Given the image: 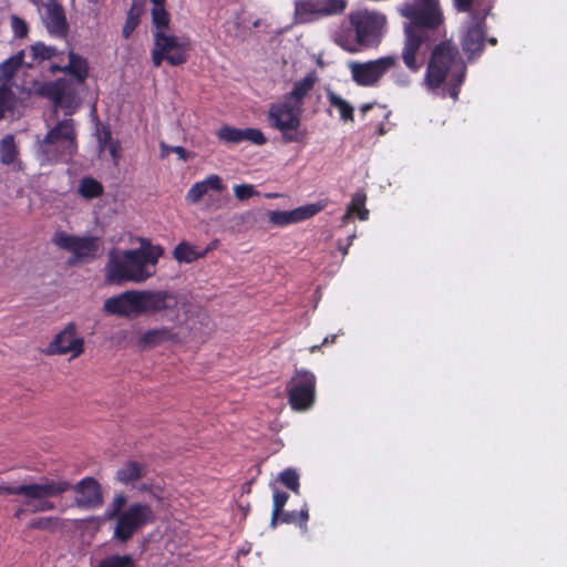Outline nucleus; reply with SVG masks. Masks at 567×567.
Masks as SVG:
<instances>
[{
  "instance_id": "obj_23",
  "label": "nucleus",
  "mask_w": 567,
  "mask_h": 567,
  "mask_svg": "<svg viewBox=\"0 0 567 567\" xmlns=\"http://www.w3.org/2000/svg\"><path fill=\"white\" fill-rule=\"evenodd\" d=\"M100 250L99 239L96 237H79L72 256L68 259L69 266H75L80 262H90L97 258Z\"/></svg>"
},
{
  "instance_id": "obj_24",
  "label": "nucleus",
  "mask_w": 567,
  "mask_h": 567,
  "mask_svg": "<svg viewBox=\"0 0 567 567\" xmlns=\"http://www.w3.org/2000/svg\"><path fill=\"white\" fill-rule=\"evenodd\" d=\"M225 186L218 175H210L203 182L195 183L186 194V200L197 204L208 190L221 192Z\"/></svg>"
},
{
  "instance_id": "obj_16",
  "label": "nucleus",
  "mask_w": 567,
  "mask_h": 567,
  "mask_svg": "<svg viewBox=\"0 0 567 567\" xmlns=\"http://www.w3.org/2000/svg\"><path fill=\"white\" fill-rule=\"evenodd\" d=\"M349 19L354 27L357 42L362 47H370L377 42L385 22L384 16L368 10L352 12Z\"/></svg>"
},
{
  "instance_id": "obj_1",
  "label": "nucleus",
  "mask_w": 567,
  "mask_h": 567,
  "mask_svg": "<svg viewBox=\"0 0 567 567\" xmlns=\"http://www.w3.org/2000/svg\"><path fill=\"white\" fill-rule=\"evenodd\" d=\"M317 81L316 72H309L303 79L293 83L292 90L286 93L281 101L269 106L268 122L272 128L280 132L282 143L307 144L309 131L301 123L303 101L313 90Z\"/></svg>"
},
{
  "instance_id": "obj_53",
  "label": "nucleus",
  "mask_w": 567,
  "mask_h": 567,
  "mask_svg": "<svg viewBox=\"0 0 567 567\" xmlns=\"http://www.w3.org/2000/svg\"><path fill=\"white\" fill-rule=\"evenodd\" d=\"M337 334H331L329 337H326L322 341L321 346H326L328 343H333L336 341Z\"/></svg>"
},
{
  "instance_id": "obj_51",
  "label": "nucleus",
  "mask_w": 567,
  "mask_h": 567,
  "mask_svg": "<svg viewBox=\"0 0 567 567\" xmlns=\"http://www.w3.org/2000/svg\"><path fill=\"white\" fill-rule=\"evenodd\" d=\"M354 238V234L348 237L349 243L347 245H342L340 241L338 243V249L342 252L343 256L348 254V248L351 245V240Z\"/></svg>"
},
{
  "instance_id": "obj_28",
  "label": "nucleus",
  "mask_w": 567,
  "mask_h": 567,
  "mask_svg": "<svg viewBox=\"0 0 567 567\" xmlns=\"http://www.w3.org/2000/svg\"><path fill=\"white\" fill-rule=\"evenodd\" d=\"M327 99H328L330 105L339 111L340 118L342 121L353 122L354 109L348 101L342 99L340 95H338L330 89L327 90Z\"/></svg>"
},
{
  "instance_id": "obj_61",
  "label": "nucleus",
  "mask_w": 567,
  "mask_h": 567,
  "mask_svg": "<svg viewBox=\"0 0 567 567\" xmlns=\"http://www.w3.org/2000/svg\"><path fill=\"white\" fill-rule=\"evenodd\" d=\"M489 43L495 44L496 43V39H494V38L489 39Z\"/></svg>"
},
{
  "instance_id": "obj_7",
  "label": "nucleus",
  "mask_w": 567,
  "mask_h": 567,
  "mask_svg": "<svg viewBox=\"0 0 567 567\" xmlns=\"http://www.w3.org/2000/svg\"><path fill=\"white\" fill-rule=\"evenodd\" d=\"M85 83H78L71 78H60L55 81L34 83V92L64 110L65 115H71L80 105V93Z\"/></svg>"
},
{
  "instance_id": "obj_17",
  "label": "nucleus",
  "mask_w": 567,
  "mask_h": 567,
  "mask_svg": "<svg viewBox=\"0 0 567 567\" xmlns=\"http://www.w3.org/2000/svg\"><path fill=\"white\" fill-rule=\"evenodd\" d=\"M66 481L71 484L69 491L73 489L75 494L74 502L78 507L94 509L103 504L102 488L95 478L86 476L76 484H72L69 480Z\"/></svg>"
},
{
  "instance_id": "obj_30",
  "label": "nucleus",
  "mask_w": 567,
  "mask_h": 567,
  "mask_svg": "<svg viewBox=\"0 0 567 567\" xmlns=\"http://www.w3.org/2000/svg\"><path fill=\"white\" fill-rule=\"evenodd\" d=\"M17 103V96L12 91V83L0 85V121L4 118L7 111H12Z\"/></svg>"
},
{
  "instance_id": "obj_35",
  "label": "nucleus",
  "mask_w": 567,
  "mask_h": 567,
  "mask_svg": "<svg viewBox=\"0 0 567 567\" xmlns=\"http://www.w3.org/2000/svg\"><path fill=\"white\" fill-rule=\"evenodd\" d=\"M289 498V494L282 491L275 489L274 492V503H272V513L270 526L275 528L279 523V517L282 513V509Z\"/></svg>"
},
{
  "instance_id": "obj_34",
  "label": "nucleus",
  "mask_w": 567,
  "mask_h": 567,
  "mask_svg": "<svg viewBox=\"0 0 567 567\" xmlns=\"http://www.w3.org/2000/svg\"><path fill=\"white\" fill-rule=\"evenodd\" d=\"M96 567H137L131 555H110L101 559Z\"/></svg>"
},
{
  "instance_id": "obj_8",
  "label": "nucleus",
  "mask_w": 567,
  "mask_h": 567,
  "mask_svg": "<svg viewBox=\"0 0 567 567\" xmlns=\"http://www.w3.org/2000/svg\"><path fill=\"white\" fill-rule=\"evenodd\" d=\"M154 47L152 50V63L155 68L166 61L172 66H178L187 62L190 43L186 38L167 34L162 30H154Z\"/></svg>"
},
{
  "instance_id": "obj_64",
  "label": "nucleus",
  "mask_w": 567,
  "mask_h": 567,
  "mask_svg": "<svg viewBox=\"0 0 567 567\" xmlns=\"http://www.w3.org/2000/svg\"><path fill=\"white\" fill-rule=\"evenodd\" d=\"M90 2L96 3L97 0H89Z\"/></svg>"
},
{
  "instance_id": "obj_9",
  "label": "nucleus",
  "mask_w": 567,
  "mask_h": 567,
  "mask_svg": "<svg viewBox=\"0 0 567 567\" xmlns=\"http://www.w3.org/2000/svg\"><path fill=\"white\" fill-rule=\"evenodd\" d=\"M115 526L112 538L118 543H127L134 534L154 522V513L150 505L134 503L126 507L122 514L114 517Z\"/></svg>"
},
{
  "instance_id": "obj_21",
  "label": "nucleus",
  "mask_w": 567,
  "mask_h": 567,
  "mask_svg": "<svg viewBox=\"0 0 567 567\" xmlns=\"http://www.w3.org/2000/svg\"><path fill=\"white\" fill-rule=\"evenodd\" d=\"M181 342L182 339L179 334L175 332L173 328L169 327H158L150 329L142 333L137 339V346L142 350L154 349L164 343L178 344Z\"/></svg>"
},
{
  "instance_id": "obj_49",
  "label": "nucleus",
  "mask_w": 567,
  "mask_h": 567,
  "mask_svg": "<svg viewBox=\"0 0 567 567\" xmlns=\"http://www.w3.org/2000/svg\"><path fill=\"white\" fill-rule=\"evenodd\" d=\"M279 522L284 523V524H297L298 525L297 512L296 511L285 512L282 509V513L279 517Z\"/></svg>"
},
{
  "instance_id": "obj_33",
  "label": "nucleus",
  "mask_w": 567,
  "mask_h": 567,
  "mask_svg": "<svg viewBox=\"0 0 567 567\" xmlns=\"http://www.w3.org/2000/svg\"><path fill=\"white\" fill-rule=\"evenodd\" d=\"M69 60L73 62V70H74V80H78V83H85L87 76H89V64L86 59L81 56L80 54H76L73 51L69 52Z\"/></svg>"
},
{
  "instance_id": "obj_4",
  "label": "nucleus",
  "mask_w": 567,
  "mask_h": 567,
  "mask_svg": "<svg viewBox=\"0 0 567 567\" xmlns=\"http://www.w3.org/2000/svg\"><path fill=\"white\" fill-rule=\"evenodd\" d=\"M466 64L457 49L451 41H442L432 49L425 73V84L429 89H439L450 78L449 94L456 100L460 86L464 82Z\"/></svg>"
},
{
  "instance_id": "obj_41",
  "label": "nucleus",
  "mask_w": 567,
  "mask_h": 567,
  "mask_svg": "<svg viewBox=\"0 0 567 567\" xmlns=\"http://www.w3.org/2000/svg\"><path fill=\"white\" fill-rule=\"evenodd\" d=\"M79 241V237L76 236H73V235H69L64 231H58L54 234L53 238H52V243L62 248V249H65L68 251H71L73 252L74 250V247L76 245V243Z\"/></svg>"
},
{
  "instance_id": "obj_2",
  "label": "nucleus",
  "mask_w": 567,
  "mask_h": 567,
  "mask_svg": "<svg viewBox=\"0 0 567 567\" xmlns=\"http://www.w3.org/2000/svg\"><path fill=\"white\" fill-rule=\"evenodd\" d=\"M164 250L161 246H153L148 239H141V248L120 251L115 248L107 252L105 265V282L109 285H123L125 282H143L152 277L158 258Z\"/></svg>"
},
{
  "instance_id": "obj_5",
  "label": "nucleus",
  "mask_w": 567,
  "mask_h": 567,
  "mask_svg": "<svg viewBox=\"0 0 567 567\" xmlns=\"http://www.w3.org/2000/svg\"><path fill=\"white\" fill-rule=\"evenodd\" d=\"M460 12H468L470 19L461 45L468 59L483 51L485 44V18L492 10L491 2L486 0H453Z\"/></svg>"
},
{
  "instance_id": "obj_32",
  "label": "nucleus",
  "mask_w": 567,
  "mask_h": 567,
  "mask_svg": "<svg viewBox=\"0 0 567 567\" xmlns=\"http://www.w3.org/2000/svg\"><path fill=\"white\" fill-rule=\"evenodd\" d=\"M79 194L86 199L100 197L103 194V186L93 177H83L80 182Z\"/></svg>"
},
{
  "instance_id": "obj_43",
  "label": "nucleus",
  "mask_w": 567,
  "mask_h": 567,
  "mask_svg": "<svg viewBox=\"0 0 567 567\" xmlns=\"http://www.w3.org/2000/svg\"><path fill=\"white\" fill-rule=\"evenodd\" d=\"M11 28L18 39H24L29 33L28 23L16 14L11 16Z\"/></svg>"
},
{
  "instance_id": "obj_19",
  "label": "nucleus",
  "mask_w": 567,
  "mask_h": 567,
  "mask_svg": "<svg viewBox=\"0 0 567 567\" xmlns=\"http://www.w3.org/2000/svg\"><path fill=\"white\" fill-rule=\"evenodd\" d=\"M216 136L227 144H239L241 142H249L255 145H264L267 138L259 128L247 127L237 128L230 125H223L216 132Z\"/></svg>"
},
{
  "instance_id": "obj_42",
  "label": "nucleus",
  "mask_w": 567,
  "mask_h": 567,
  "mask_svg": "<svg viewBox=\"0 0 567 567\" xmlns=\"http://www.w3.org/2000/svg\"><path fill=\"white\" fill-rule=\"evenodd\" d=\"M278 481L292 492H299V475L296 470L286 468L279 474Z\"/></svg>"
},
{
  "instance_id": "obj_13",
  "label": "nucleus",
  "mask_w": 567,
  "mask_h": 567,
  "mask_svg": "<svg viewBox=\"0 0 567 567\" xmlns=\"http://www.w3.org/2000/svg\"><path fill=\"white\" fill-rule=\"evenodd\" d=\"M347 6L348 0H297L295 19L297 23H308L321 17L341 14Z\"/></svg>"
},
{
  "instance_id": "obj_60",
  "label": "nucleus",
  "mask_w": 567,
  "mask_h": 567,
  "mask_svg": "<svg viewBox=\"0 0 567 567\" xmlns=\"http://www.w3.org/2000/svg\"><path fill=\"white\" fill-rule=\"evenodd\" d=\"M321 346H313L310 348L311 352H315L316 350L320 349Z\"/></svg>"
},
{
  "instance_id": "obj_39",
  "label": "nucleus",
  "mask_w": 567,
  "mask_h": 567,
  "mask_svg": "<svg viewBox=\"0 0 567 567\" xmlns=\"http://www.w3.org/2000/svg\"><path fill=\"white\" fill-rule=\"evenodd\" d=\"M30 52L33 60H50L56 54V49L54 47L45 45L42 42H37L30 47Z\"/></svg>"
},
{
  "instance_id": "obj_29",
  "label": "nucleus",
  "mask_w": 567,
  "mask_h": 567,
  "mask_svg": "<svg viewBox=\"0 0 567 567\" xmlns=\"http://www.w3.org/2000/svg\"><path fill=\"white\" fill-rule=\"evenodd\" d=\"M204 255H205V252H197L195 250L194 246L187 241L179 243L174 248V251H173V256L178 262H186V264H190V262L197 260L198 258L203 257Z\"/></svg>"
},
{
  "instance_id": "obj_52",
  "label": "nucleus",
  "mask_w": 567,
  "mask_h": 567,
  "mask_svg": "<svg viewBox=\"0 0 567 567\" xmlns=\"http://www.w3.org/2000/svg\"><path fill=\"white\" fill-rule=\"evenodd\" d=\"M73 64L74 63L71 62V60H69V63L66 65L62 66L61 72L70 74L71 78H74Z\"/></svg>"
},
{
  "instance_id": "obj_55",
  "label": "nucleus",
  "mask_w": 567,
  "mask_h": 567,
  "mask_svg": "<svg viewBox=\"0 0 567 567\" xmlns=\"http://www.w3.org/2000/svg\"><path fill=\"white\" fill-rule=\"evenodd\" d=\"M153 7H164L166 4V0H151Z\"/></svg>"
},
{
  "instance_id": "obj_48",
  "label": "nucleus",
  "mask_w": 567,
  "mask_h": 567,
  "mask_svg": "<svg viewBox=\"0 0 567 567\" xmlns=\"http://www.w3.org/2000/svg\"><path fill=\"white\" fill-rule=\"evenodd\" d=\"M106 150L109 151L114 164L116 165L121 157V145L118 141H115L111 143L109 146H106Z\"/></svg>"
},
{
  "instance_id": "obj_36",
  "label": "nucleus",
  "mask_w": 567,
  "mask_h": 567,
  "mask_svg": "<svg viewBox=\"0 0 567 567\" xmlns=\"http://www.w3.org/2000/svg\"><path fill=\"white\" fill-rule=\"evenodd\" d=\"M367 200V195L363 190H358L351 199V203L348 207V214L358 213V216L361 220L368 218L369 210L364 207Z\"/></svg>"
},
{
  "instance_id": "obj_62",
  "label": "nucleus",
  "mask_w": 567,
  "mask_h": 567,
  "mask_svg": "<svg viewBox=\"0 0 567 567\" xmlns=\"http://www.w3.org/2000/svg\"><path fill=\"white\" fill-rule=\"evenodd\" d=\"M277 196H278V194H269V195H267V197H271V198L272 197H277Z\"/></svg>"
},
{
  "instance_id": "obj_12",
  "label": "nucleus",
  "mask_w": 567,
  "mask_h": 567,
  "mask_svg": "<svg viewBox=\"0 0 567 567\" xmlns=\"http://www.w3.org/2000/svg\"><path fill=\"white\" fill-rule=\"evenodd\" d=\"M71 484L65 478L41 477L38 482L20 485H0V494L24 497L61 496L69 492Z\"/></svg>"
},
{
  "instance_id": "obj_18",
  "label": "nucleus",
  "mask_w": 567,
  "mask_h": 567,
  "mask_svg": "<svg viewBox=\"0 0 567 567\" xmlns=\"http://www.w3.org/2000/svg\"><path fill=\"white\" fill-rule=\"evenodd\" d=\"M82 338L76 337V329L74 323H69L62 331H60L48 346L47 354H66L71 353L73 358L79 357L84 348Z\"/></svg>"
},
{
  "instance_id": "obj_45",
  "label": "nucleus",
  "mask_w": 567,
  "mask_h": 567,
  "mask_svg": "<svg viewBox=\"0 0 567 567\" xmlns=\"http://www.w3.org/2000/svg\"><path fill=\"white\" fill-rule=\"evenodd\" d=\"M56 526V519L52 517L35 518L28 524L29 529L47 530Z\"/></svg>"
},
{
  "instance_id": "obj_26",
  "label": "nucleus",
  "mask_w": 567,
  "mask_h": 567,
  "mask_svg": "<svg viewBox=\"0 0 567 567\" xmlns=\"http://www.w3.org/2000/svg\"><path fill=\"white\" fill-rule=\"evenodd\" d=\"M144 12V3L141 0H133V3L127 12L125 24L122 29L124 39H128L140 24L141 16Z\"/></svg>"
},
{
  "instance_id": "obj_46",
  "label": "nucleus",
  "mask_w": 567,
  "mask_h": 567,
  "mask_svg": "<svg viewBox=\"0 0 567 567\" xmlns=\"http://www.w3.org/2000/svg\"><path fill=\"white\" fill-rule=\"evenodd\" d=\"M235 196L238 200H246L258 193L255 190L252 185L241 184L234 187Z\"/></svg>"
},
{
  "instance_id": "obj_38",
  "label": "nucleus",
  "mask_w": 567,
  "mask_h": 567,
  "mask_svg": "<svg viewBox=\"0 0 567 567\" xmlns=\"http://www.w3.org/2000/svg\"><path fill=\"white\" fill-rule=\"evenodd\" d=\"M53 497L54 496L27 497L29 501L25 502V505L31 506V513L50 512L55 509L54 503L49 501V498Z\"/></svg>"
},
{
  "instance_id": "obj_57",
  "label": "nucleus",
  "mask_w": 567,
  "mask_h": 567,
  "mask_svg": "<svg viewBox=\"0 0 567 567\" xmlns=\"http://www.w3.org/2000/svg\"><path fill=\"white\" fill-rule=\"evenodd\" d=\"M151 486H152V484H151V483L143 482V483L140 485V489H142V491H147V489H150V488H151Z\"/></svg>"
},
{
  "instance_id": "obj_44",
  "label": "nucleus",
  "mask_w": 567,
  "mask_h": 567,
  "mask_svg": "<svg viewBox=\"0 0 567 567\" xmlns=\"http://www.w3.org/2000/svg\"><path fill=\"white\" fill-rule=\"evenodd\" d=\"M96 137H97L100 153L104 152L106 150V146H109L111 143L114 142L112 138V132H111V128L109 125L97 128Z\"/></svg>"
},
{
  "instance_id": "obj_3",
  "label": "nucleus",
  "mask_w": 567,
  "mask_h": 567,
  "mask_svg": "<svg viewBox=\"0 0 567 567\" xmlns=\"http://www.w3.org/2000/svg\"><path fill=\"white\" fill-rule=\"evenodd\" d=\"M177 297L166 290H127L107 298L103 303L106 315L121 318H136L177 308Z\"/></svg>"
},
{
  "instance_id": "obj_56",
  "label": "nucleus",
  "mask_w": 567,
  "mask_h": 567,
  "mask_svg": "<svg viewBox=\"0 0 567 567\" xmlns=\"http://www.w3.org/2000/svg\"><path fill=\"white\" fill-rule=\"evenodd\" d=\"M339 44H340L344 50H347V51H349V52H357V51H358V49H357V48H354V47H348V45H346V44H343V43H341V42H339Z\"/></svg>"
},
{
  "instance_id": "obj_63",
  "label": "nucleus",
  "mask_w": 567,
  "mask_h": 567,
  "mask_svg": "<svg viewBox=\"0 0 567 567\" xmlns=\"http://www.w3.org/2000/svg\"><path fill=\"white\" fill-rule=\"evenodd\" d=\"M32 3L38 4L40 0H30Z\"/></svg>"
},
{
  "instance_id": "obj_47",
  "label": "nucleus",
  "mask_w": 567,
  "mask_h": 567,
  "mask_svg": "<svg viewBox=\"0 0 567 567\" xmlns=\"http://www.w3.org/2000/svg\"><path fill=\"white\" fill-rule=\"evenodd\" d=\"M162 156L167 155L168 152H174L178 155L179 159L186 162L189 158V153L183 146H167L161 143Z\"/></svg>"
},
{
  "instance_id": "obj_15",
  "label": "nucleus",
  "mask_w": 567,
  "mask_h": 567,
  "mask_svg": "<svg viewBox=\"0 0 567 567\" xmlns=\"http://www.w3.org/2000/svg\"><path fill=\"white\" fill-rule=\"evenodd\" d=\"M396 56L388 55L368 62H351L349 69L353 81L362 86H371L396 65Z\"/></svg>"
},
{
  "instance_id": "obj_14",
  "label": "nucleus",
  "mask_w": 567,
  "mask_h": 567,
  "mask_svg": "<svg viewBox=\"0 0 567 567\" xmlns=\"http://www.w3.org/2000/svg\"><path fill=\"white\" fill-rule=\"evenodd\" d=\"M400 13L414 24L430 27L433 24H443L444 16L439 0H412L404 2Z\"/></svg>"
},
{
  "instance_id": "obj_10",
  "label": "nucleus",
  "mask_w": 567,
  "mask_h": 567,
  "mask_svg": "<svg viewBox=\"0 0 567 567\" xmlns=\"http://www.w3.org/2000/svg\"><path fill=\"white\" fill-rule=\"evenodd\" d=\"M441 25L442 24H433L425 27L414 24V21L409 20L404 24V44L401 56L410 71L417 72L422 68L424 60L423 58H417L421 45L430 41V34L435 32Z\"/></svg>"
},
{
  "instance_id": "obj_40",
  "label": "nucleus",
  "mask_w": 567,
  "mask_h": 567,
  "mask_svg": "<svg viewBox=\"0 0 567 567\" xmlns=\"http://www.w3.org/2000/svg\"><path fill=\"white\" fill-rule=\"evenodd\" d=\"M125 504L126 496L124 494H116L104 512L105 519L113 520L114 517H117L120 514H122Z\"/></svg>"
},
{
  "instance_id": "obj_11",
  "label": "nucleus",
  "mask_w": 567,
  "mask_h": 567,
  "mask_svg": "<svg viewBox=\"0 0 567 567\" xmlns=\"http://www.w3.org/2000/svg\"><path fill=\"white\" fill-rule=\"evenodd\" d=\"M286 390L291 409L299 412L307 411L316 401V377L308 370H296Z\"/></svg>"
},
{
  "instance_id": "obj_6",
  "label": "nucleus",
  "mask_w": 567,
  "mask_h": 567,
  "mask_svg": "<svg viewBox=\"0 0 567 567\" xmlns=\"http://www.w3.org/2000/svg\"><path fill=\"white\" fill-rule=\"evenodd\" d=\"M76 150V131L72 118L59 121L39 143V156L42 163L68 162Z\"/></svg>"
},
{
  "instance_id": "obj_27",
  "label": "nucleus",
  "mask_w": 567,
  "mask_h": 567,
  "mask_svg": "<svg viewBox=\"0 0 567 567\" xmlns=\"http://www.w3.org/2000/svg\"><path fill=\"white\" fill-rule=\"evenodd\" d=\"M24 51H19L16 55L9 58L0 64V81L11 83L16 72L23 64Z\"/></svg>"
},
{
  "instance_id": "obj_50",
  "label": "nucleus",
  "mask_w": 567,
  "mask_h": 567,
  "mask_svg": "<svg viewBox=\"0 0 567 567\" xmlns=\"http://www.w3.org/2000/svg\"><path fill=\"white\" fill-rule=\"evenodd\" d=\"M297 518H298V525L300 527L306 526L308 519H309V512L308 506L305 505L300 512H297Z\"/></svg>"
},
{
  "instance_id": "obj_20",
  "label": "nucleus",
  "mask_w": 567,
  "mask_h": 567,
  "mask_svg": "<svg viewBox=\"0 0 567 567\" xmlns=\"http://www.w3.org/2000/svg\"><path fill=\"white\" fill-rule=\"evenodd\" d=\"M322 209L319 204H309L300 206L292 210H269L267 212L269 221L275 226H286L299 223L315 216Z\"/></svg>"
},
{
  "instance_id": "obj_22",
  "label": "nucleus",
  "mask_w": 567,
  "mask_h": 567,
  "mask_svg": "<svg viewBox=\"0 0 567 567\" xmlns=\"http://www.w3.org/2000/svg\"><path fill=\"white\" fill-rule=\"evenodd\" d=\"M47 17L44 23L48 31L55 37L64 38L68 34L69 24L65 18L63 7L55 0H52L47 6Z\"/></svg>"
},
{
  "instance_id": "obj_59",
  "label": "nucleus",
  "mask_w": 567,
  "mask_h": 567,
  "mask_svg": "<svg viewBox=\"0 0 567 567\" xmlns=\"http://www.w3.org/2000/svg\"><path fill=\"white\" fill-rule=\"evenodd\" d=\"M61 69H62V66H60L59 64H52L50 68L51 72H53V73L61 72Z\"/></svg>"
},
{
  "instance_id": "obj_54",
  "label": "nucleus",
  "mask_w": 567,
  "mask_h": 567,
  "mask_svg": "<svg viewBox=\"0 0 567 567\" xmlns=\"http://www.w3.org/2000/svg\"><path fill=\"white\" fill-rule=\"evenodd\" d=\"M373 107V104L372 103H367V104H363L361 107H360V112L362 114H365L369 110H371Z\"/></svg>"
},
{
  "instance_id": "obj_58",
  "label": "nucleus",
  "mask_w": 567,
  "mask_h": 567,
  "mask_svg": "<svg viewBox=\"0 0 567 567\" xmlns=\"http://www.w3.org/2000/svg\"><path fill=\"white\" fill-rule=\"evenodd\" d=\"M25 509L23 507H20L16 511L14 517L20 518L24 514Z\"/></svg>"
},
{
  "instance_id": "obj_31",
  "label": "nucleus",
  "mask_w": 567,
  "mask_h": 567,
  "mask_svg": "<svg viewBox=\"0 0 567 567\" xmlns=\"http://www.w3.org/2000/svg\"><path fill=\"white\" fill-rule=\"evenodd\" d=\"M18 156V150L14 142V136L11 134L6 135L0 143V161L4 165L14 163Z\"/></svg>"
},
{
  "instance_id": "obj_37",
  "label": "nucleus",
  "mask_w": 567,
  "mask_h": 567,
  "mask_svg": "<svg viewBox=\"0 0 567 567\" xmlns=\"http://www.w3.org/2000/svg\"><path fill=\"white\" fill-rule=\"evenodd\" d=\"M152 24L155 30L164 31L169 27L171 16L168 11L164 7H153L152 8Z\"/></svg>"
},
{
  "instance_id": "obj_25",
  "label": "nucleus",
  "mask_w": 567,
  "mask_h": 567,
  "mask_svg": "<svg viewBox=\"0 0 567 567\" xmlns=\"http://www.w3.org/2000/svg\"><path fill=\"white\" fill-rule=\"evenodd\" d=\"M147 473L146 463H126L123 468L117 471V478L126 485H135L138 480L145 478Z\"/></svg>"
}]
</instances>
